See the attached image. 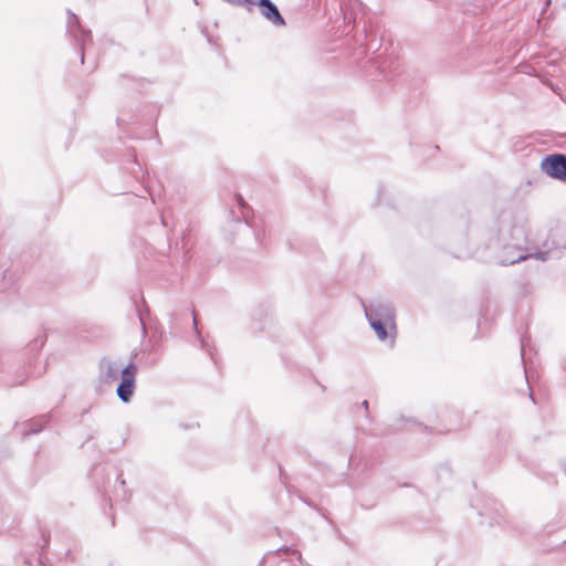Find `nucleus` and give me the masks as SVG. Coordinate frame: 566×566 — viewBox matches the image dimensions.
<instances>
[{
    "label": "nucleus",
    "mask_w": 566,
    "mask_h": 566,
    "mask_svg": "<svg viewBox=\"0 0 566 566\" xmlns=\"http://www.w3.org/2000/svg\"><path fill=\"white\" fill-rule=\"evenodd\" d=\"M500 240L506 251L501 256V263L504 265L514 264L527 258L546 259L547 253L537 251L533 240L528 237L526 220L518 219L502 227Z\"/></svg>",
    "instance_id": "1"
},
{
    "label": "nucleus",
    "mask_w": 566,
    "mask_h": 566,
    "mask_svg": "<svg viewBox=\"0 0 566 566\" xmlns=\"http://www.w3.org/2000/svg\"><path fill=\"white\" fill-rule=\"evenodd\" d=\"M365 314L370 323V326L376 332L379 339L384 340L387 337V329H394V313L389 305L378 303L365 308Z\"/></svg>",
    "instance_id": "2"
},
{
    "label": "nucleus",
    "mask_w": 566,
    "mask_h": 566,
    "mask_svg": "<svg viewBox=\"0 0 566 566\" xmlns=\"http://www.w3.org/2000/svg\"><path fill=\"white\" fill-rule=\"evenodd\" d=\"M541 166L548 176L566 182V156L549 155L542 160Z\"/></svg>",
    "instance_id": "3"
},
{
    "label": "nucleus",
    "mask_w": 566,
    "mask_h": 566,
    "mask_svg": "<svg viewBox=\"0 0 566 566\" xmlns=\"http://www.w3.org/2000/svg\"><path fill=\"white\" fill-rule=\"evenodd\" d=\"M136 373L137 367L135 364L127 365L120 371L122 382L117 388V395L125 402H127L133 395Z\"/></svg>",
    "instance_id": "4"
},
{
    "label": "nucleus",
    "mask_w": 566,
    "mask_h": 566,
    "mask_svg": "<svg viewBox=\"0 0 566 566\" xmlns=\"http://www.w3.org/2000/svg\"><path fill=\"white\" fill-rule=\"evenodd\" d=\"M259 7L261 9V14L271 23L277 27H283L285 24V21L276 6L270 0H259Z\"/></svg>",
    "instance_id": "5"
},
{
    "label": "nucleus",
    "mask_w": 566,
    "mask_h": 566,
    "mask_svg": "<svg viewBox=\"0 0 566 566\" xmlns=\"http://www.w3.org/2000/svg\"><path fill=\"white\" fill-rule=\"evenodd\" d=\"M120 371H122V369L114 361L103 360L102 364H101L102 377L106 381H115V380H117L119 375H120Z\"/></svg>",
    "instance_id": "6"
}]
</instances>
